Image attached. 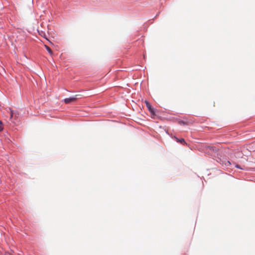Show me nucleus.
Instances as JSON below:
<instances>
[{
  "mask_svg": "<svg viewBox=\"0 0 255 255\" xmlns=\"http://www.w3.org/2000/svg\"><path fill=\"white\" fill-rule=\"evenodd\" d=\"M81 96V95H76L75 96L64 99V102L66 104H71L76 101L77 99V97Z\"/></svg>",
  "mask_w": 255,
  "mask_h": 255,
  "instance_id": "1",
  "label": "nucleus"
},
{
  "mask_svg": "<svg viewBox=\"0 0 255 255\" xmlns=\"http://www.w3.org/2000/svg\"><path fill=\"white\" fill-rule=\"evenodd\" d=\"M9 110L10 112V118H13V120H16L18 118L19 113L17 111H13L10 108H9Z\"/></svg>",
  "mask_w": 255,
  "mask_h": 255,
  "instance_id": "2",
  "label": "nucleus"
},
{
  "mask_svg": "<svg viewBox=\"0 0 255 255\" xmlns=\"http://www.w3.org/2000/svg\"><path fill=\"white\" fill-rule=\"evenodd\" d=\"M145 103L146 107L147 108V109H148V110L150 112V113L152 115H154L155 113H154V109L152 108L150 103L148 102H147V101H145Z\"/></svg>",
  "mask_w": 255,
  "mask_h": 255,
  "instance_id": "3",
  "label": "nucleus"
},
{
  "mask_svg": "<svg viewBox=\"0 0 255 255\" xmlns=\"http://www.w3.org/2000/svg\"><path fill=\"white\" fill-rule=\"evenodd\" d=\"M174 138L177 142H179L182 144H187L186 142H185V140L183 138L179 139L175 136H174Z\"/></svg>",
  "mask_w": 255,
  "mask_h": 255,
  "instance_id": "4",
  "label": "nucleus"
},
{
  "mask_svg": "<svg viewBox=\"0 0 255 255\" xmlns=\"http://www.w3.org/2000/svg\"><path fill=\"white\" fill-rule=\"evenodd\" d=\"M45 47L46 48V50L50 55H52L53 54L52 51L49 47L45 45Z\"/></svg>",
  "mask_w": 255,
  "mask_h": 255,
  "instance_id": "5",
  "label": "nucleus"
},
{
  "mask_svg": "<svg viewBox=\"0 0 255 255\" xmlns=\"http://www.w3.org/2000/svg\"><path fill=\"white\" fill-rule=\"evenodd\" d=\"M3 127H2V123L1 121H0V131L2 130Z\"/></svg>",
  "mask_w": 255,
  "mask_h": 255,
  "instance_id": "6",
  "label": "nucleus"
},
{
  "mask_svg": "<svg viewBox=\"0 0 255 255\" xmlns=\"http://www.w3.org/2000/svg\"><path fill=\"white\" fill-rule=\"evenodd\" d=\"M4 255H11V254L8 252H6Z\"/></svg>",
  "mask_w": 255,
  "mask_h": 255,
  "instance_id": "7",
  "label": "nucleus"
},
{
  "mask_svg": "<svg viewBox=\"0 0 255 255\" xmlns=\"http://www.w3.org/2000/svg\"><path fill=\"white\" fill-rule=\"evenodd\" d=\"M236 166L237 167H238V168H240V167H239V165H237Z\"/></svg>",
  "mask_w": 255,
  "mask_h": 255,
  "instance_id": "8",
  "label": "nucleus"
}]
</instances>
